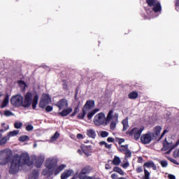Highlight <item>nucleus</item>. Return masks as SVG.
Masks as SVG:
<instances>
[{
    "mask_svg": "<svg viewBox=\"0 0 179 179\" xmlns=\"http://www.w3.org/2000/svg\"><path fill=\"white\" fill-rule=\"evenodd\" d=\"M99 111H100L99 108H95V109L92 110L91 112H90L87 114L88 120H92V118H93V116L94 115V114H96V113H99Z\"/></svg>",
    "mask_w": 179,
    "mask_h": 179,
    "instance_id": "4be33fe9",
    "label": "nucleus"
},
{
    "mask_svg": "<svg viewBox=\"0 0 179 179\" xmlns=\"http://www.w3.org/2000/svg\"><path fill=\"white\" fill-rule=\"evenodd\" d=\"M31 160H33L34 163L32 162V164L35 166V167H37L38 169H40L41 166H43V163H44V160H45V155L41 154L39 155H32L31 156Z\"/></svg>",
    "mask_w": 179,
    "mask_h": 179,
    "instance_id": "1a4fd4ad",
    "label": "nucleus"
},
{
    "mask_svg": "<svg viewBox=\"0 0 179 179\" xmlns=\"http://www.w3.org/2000/svg\"><path fill=\"white\" fill-rule=\"evenodd\" d=\"M87 135L89 138H91L92 139H96V136H97L96 131L93 129H87Z\"/></svg>",
    "mask_w": 179,
    "mask_h": 179,
    "instance_id": "f3484780",
    "label": "nucleus"
},
{
    "mask_svg": "<svg viewBox=\"0 0 179 179\" xmlns=\"http://www.w3.org/2000/svg\"><path fill=\"white\" fill-rule=\"evenodd\" d=\"M106 143V141H101L99 142V145H101V146H105Z\"/></svg>",
    "mask_w": 179,
    "mask_h": 179,
    "instance_id": "bf43d9fd",
    "label": "nucleus"
},
{
    "mask_svg": "<svg viewBox=\"0 0 179 179\" xmlns=\"http://www.w3.org/2000/svg\"><path fill=\"white\" fill-rule=\"evenodd\" d=\"M144 129L145 128L143 127H135L131 131H128L127 134L130 136H134V139H136V141H138V139L141 138V135L142 134V132H143Z\"/></svg>",
    "mask_w": 179,
    "mask_h": 179,
    "instance_id": "9d476101",
    "label": "nucleus"
},
{
    "mask_svg": "<svg viewBox=\"0 0 179 179\" xmlns=\"http://www.w3.org/2000/svg\"><path fill=\"white\" fill-rule=\"evenodd\" d=\"M63 89H64V90H68V85L63 84Z\"/></svg>",
    "mask_w": 179,
    "mask_h": 179,
    "instance_id": "680f3d73",
    "label": "nucleus"
},
{
    "mask_svg": "<svg viewBox=\"0 0 179 179\" xmlns=\"http://www.w3.org/2000/svg\"><path fill=\"white\" fill-rule=\"evenodd\" d=\"M84 153H85V155H87V156H90V152H86V151H84Z\"/></svg>",
    "mask_w": 179,
    "mask_h": 179,
    "instance_id": "69168bd1",
    "label": "nucleus"
},
{
    "mask_svg": "<svg viewBox=\"0 0 179 179\" xmlns=\"http://www.w3.org/2000/svg\"><path fill=\"white\" fill-rule=\"evenodd\" d=\"M179 145V138L176 141V143H173V142H168V141L165 138L163 142V148H162V152L164 155H170L173 149H176L177 146Z\"/></svg>",
    "mask_w": 179,
    "mask_h": 179,
    "instance_id": "20e7f679",
    "label": "nucleus"
},
{
    "mask_svg": "<svg viewBox=\"0 0 179 179\" xmlns=\"http://www.w3.org/2000/svg\"><path fill=\"white\" fill-rule=\"evenodd\" d=\"M4 131H5L4 129H3V128H2V129H0V132H1V133L3 132Z\"/></svg>",
    "mask_w": 179,
    "mask_h": 179,
    "instance_id": "338daca9",
    "label": "nucleus"
},
{
    "mask_svg": "<svg viewBox=\"0 0 179 179\" xmlns=\"http://www.w3.org/2000/svg\"><path fill=\"white\" fill-rule=\"evenodd\" d=\"M50 103H51V97L50 95L43 94L39 103V107L41 108H45V107L48 106V104H50Z\"/></svg>",
    "mask_w": 179,
    "mask_h": 179,
    "instance_id": "f8f14e48",
    "label": "nucleus"
},
{
    "mask_svg": "<svg viewBox=\"0 0 179 179\" xmlns=\"http://www.w3.org/2000/svg\"><path fill=\"white\" fill-rule=\"evenodd\" d=\"M93 122L96 127H101V125H108L107 122V119L106 117V114L103 113H97L94 117Z\"/></svg>",
    "mask_w": 179,
    "mask_h": 179,
    "instance_id": "423d86ee",
    "label": "nucleus"
},
{
    "mask_svg": "<svg viewBox=\"0 0 179 179\" xmlns=\"http://www.w3.org/2000/svg\"><path fill=\"white\" fill-rule=\"evenodd\" d=\"M36 146H37V143H35L34 144V148H36Z\"/></svg>",
    "mask_w": 179,
    "mask_h": 179,
    "instance_id": "774afa93",
    "label": "nucleus"
},
{
    "mask_svg": "<svg viewBox=\"0 0 179 179\" xmlns=\"http://www.w3.org/2000/svg\"><path fill=\"white\" fill-rule=\"evenodd\" d=\"M124 155H125L124 159L127 160V159H128V158H129V157H131V156H132V152H131V150H127L124 152Z\"/></svg>",
    "mask_w": 179,
    "mask_h": 179,
    "instance_id": "f704fd0d",
    "label": "nucleus"
},
{
    "mask_svg": "<svg viewBox=\"0 0 179 179\" xmlns=\"http://www.w3.org/2000/svg\"><path fill=\"white\" fill-rule=\"evenodd\" d=\"M18 85L20 87H22V89H26L27 85L24 81H22V80L19 81Z\"/></svg>",
    "mask_w": 179,
    "mask_h": 179,
    "instance_id": "ea45409f",
    "label": "nucleus"
},
{
    "mask_svg": "<svg viewBox=\"0 0 179 179\" xmlns=\"http://www.w3.org/2000/svg\"><path fill=\"white\" fill-rule=\"evenodd\" d=\"M93 107H94V101H87L83 108V112L80 113L78 115V118L79 120H83V118H85V117L86 116V111H89V110H92Z\"/></svg>",
    "mask_w": 179,
    "mask_h": 179,
    "instance_id": "6e6552de",
    "label": "nucleus"
},
{
    "mask_svg": "<svg viewBox=\"0 0 179 179\" xmlns=\"http://www.w3.org/2000/svg\"><path fill=\"white\" fill-rule=\"evenodd\" d=\"M33 126L32 125H28V126H27L26 127V129L27 130V131H33Z\"/></svg>",
    "mask_w": 179,
    "mask_h": 179,
    "instance_id": "3c124183",
    "label": "nucleus"
},
{
    "mask_svg": "<svg viewBox=\"0 0 179 179\" xmlns=\"http://www.w3.org/2000/svg\"><path fill=\"white\" fill-rule=\"evenodd\" d=\"M78 139H83V136L81 134L77 135Z\"/></svg>",
    "mask_w": 179,
    "mask_h": 179,
    "instance_id": "4d7b16f0",
    "label": "nucleus"
},
{
    "mask_svg": "<svg viewBox=\"0 0 179 179\" xmlns=\"http://www.w3.org/2000/svg\"><path fill=\"white\" fill-rule=\"evenodd\" d=\"M22 125H23V123H22L20 122H16L14 124V127H15V128H16V129H20V128H22Z\"/></svg>",
    "mask_w": 179,
    "mask_h": 179,
    "instance_id": "e433bc0d",
    "label": "nucleus"
},
{
    "mask_svg": "<svg viewBox=\"0 0 179 179\" xmlns=\"http://www.w3.org/2000/svg\"><path fill=\"white\" fill-rule=\"evenodd\" d=\"M170 162H171V163H173V164H176L177 166H178L179 163L178 162H177V160L173 159V158H171L169 159Z\"/></svg>",
    "mask_w": 179,
    "mask_h": 179,
    "instance_id": "de8ad7c7",
    "label": "nucleus"
},
{
    "mask_svg": "<svg viewBox=\"0 0 179 179\" xmlns=\"http://www.w3.org/2000/svg\"><path fill=\"white\" fill-rule=\"evenodd\" d=\"M104 146L106 148V149H111V145L108 144L107 143H106Z\"/></svg>",
    "mask_w": 179,
    "mask_h": 179,
    "instance_id": "5fc2aeb1",
    "label": "nucleus"
},
{
    "mask_svg": "<svg viewBox=\"0 0 179 179\" xmlns=\"http://www.w3.org/2000/svg\"><path fill=\"white\" fill-rule=\"evenodd\" d=\"M129 149L128 148V145H121L119 148H118V150L119 152H126L127 150H129Z\"/></svg>",
    "mask_w": 179,
    "mask_h": 179,
    "instance_id": "c85d7f7f",
    "label": "nucleus"
},
{
    "mask_svg": "<svg viewBox=\"0 0 179 179\" xmlns=\"http://www.w3.org/2000/svg\"><path fill=\"white\" fill-rule=\"evenodd\" d=\"M73 173V171L69 169L65 171L61 176L62 179H67L69 177H71Z\"/></svg>",
    "mask_w": 179,
    "mask_h": 179,
    "instance_id": "a211bd4d",
    "label": "nucleus"
},
{
    "mask_svg": "<svg viewBox=\"0 0 179 179\" xmlns=\"http://www.w3.org/2000/svg\"><path fill=\"white\" fill-rule=\"evenodd\" d=\"M31 100H33V94L27 92L24 96V101L23 96L20 94H17L11 97L10 103L15 107H20V106H22L27 108L31 106Z\"/></svg>",
    "mask_w": 179,
    "mask_h": 179,
    "instance_id": "f03ea898",
    "label": "nucleus"
},
{
    "mask_svg": "<svg viewBox=\"0 0 179 179\" xmlns=\"http://www.w3.org/2000/svg\"><path fill=\"white\" fill-rule=\"evenodd\" d=\"M144 179H150V173H149V171H148V170L144 169Z\"/></svg>",
    "mask_w": 179,
    "mask_h": 179,
    "instance_id": "58836bf2",
    "label": "nucleus"
},
{
    "mask_svg": "<svg viewBox=\"0 0 179 179\" xmlns=\"http://www.w3.org/2000/svg\"><path fill=\"white\" fill-rule=\"evenodd\" d=\"M38 171L34 170L29 176V179H38Z\"/></svg>",
    "mask_w": 179,
    "mask_h": 179,
    "instance_id": "412c9836",
    "label": "nucleus"
},
{
    "mask_svg": "<svg viewBox=\"0 0 179 179\" xmlns=\"http://www.w3.org/2000/svg\"><path fill=\"white\" fill-rule=\"evenodd\" d=\"M19 130H13V131H10L8 134L7 137L8 138V139H10V137L19 135Z\"/></svg>",
    "mask_w": 179,
    "mask_h": 179,
    "instance_id": "cd10ccee",
    "label": "nucleus"
},
{
    "mask_svg": "<svg viewBox=\"0 0 179 179\" xmlns=\"http://www.w3.org/2000/svg\"><path fill=\"white\" fill-rule=\"evenodd\" d=\"M66 167V165L65 164H61L58 166L57 167H55L53 170L55 174L57 176V174H59L62 170H64Z\"/></svg>",
    "mask_w": 179,
    "mask_h": 179,
    "instance_id": "6ab92c4d",
    "label": "nucleus"
},
{
    "mask_svg": "<svg viewBox=\"0 0 179 179\" xmlns=\"http://www.w3.org/2000/svg\"><path fill=\"white\" fill-rule=\"evenodd\" d=\"M153 139H155V135L152 132L146 133L141 136V141L143 145L150 143Z\"/></svg>",
    "mask_w": 179,
    "mask_h": 179,
    "instance_id": "9b49d317",
    "label": "nucleus"
},
{
    "mask_svg": "<svg viewBox=\"0 0 179 179\" xmlns=\"http://www.w3.org/2000/svg\"><path fill=\"white\" fill-rule=\"evenodd\" d=\"M108 142H114V138H113L112 137H108L107 138Z\"/></svg>",
    "mask_w": 179,
    "mask_h": 179,
    "instance_id": "13d9d810",
    "label": "nucleus"
},
{
    "mask_svg": "<svg viewBox=\"0 0 179 179\" xmlns=\"http://www.w3.org/2000/svg\"><path fill=\"white\" fill-rule=\"evenodd\" d=\"M12 157V150L9 148H6L0 151V164L5 166L8 164L10 157Z\"/></svg>",
    "mask_w": 179,
    "mask_h": 179,
    "instance_id": "39448f33",
    "label": "nucleus"
},
{
    "mask_svg": "<svg viewBox=\"0 0 179 179\" xmlns=\"http://www.w3.org/2000/svg\"><path fill=\"white\" fill-rule=\"evenodd\" d=\"M113 171H115L116 173H118V174H120V176H125V173L120 167H117V166L115 167L113 169Z\"/></svg>",
    "mask_w": 179,
    "mask_h": 179,
    "instance_id": "2f4dec72",
    "label": "nucleus"
},
{
    "mask_svg": "<svg viewBox=\"0 0 179 179\" xmlns=\"http://www.w3.org/2000/svg\"><path fill=\"white\" fill-rule=\"evenodd\" d=\"M19 141L20 142H26V141H29V136H22L19 138Z\"/></svg>",
    "mask_w": 179,
    "mask_h": 179,
    "instance_id": "4c0bfd02",
    "label": "nucleus"
},
{
    "mask_svg": "<svg viewBox=\"0 0 179 179\" xmlns=\"http://www.w3.org/2000/svg\"><path fill=\"white\" fill-rule=\"evenodd\" d=\"M33 166V162L30 161V157L27 152L21 155H15L13 157L9 169L10 174H16L19 173V170L22 166Z\"/></svg>",
    "mask_w": 179,
    "mask_h": 179,
    "instance_id": "f257e3e1",
    "label": "nucleus"
},
{
    "mask_svg": "<svg viewBox=\"0 0 179 179\" xmlns=\"http://www.w3.org/2000/svg\"><path fill=\"white\" fill-rule=\"evenodd\" d=\"M56 107H58L59 110H64V108H68L69 106V102L66 99H60L55 103Z\"/></svg>",
    "mask_w": 179,
    "mask_h": 179,
    "instance_id": "ddd939ff",
    "label": "nucleus"
},
{
    "mask_svg": "<svg viewBox=\"0 0 179 179\" xmlns=\"http://www.w3.org/2000/svg\"><path fill=\"white\" fill-rule=\"evenodd\" d=\"M2 129H4V131H8L9 129V126L6 124L5 123H3L1 124Z\"/></svg>",
    "mask_w": 179,
    "mask_h": 179,
    "instance_id": "a18cd8bd",
    "label": "nucleus"
},
{
    "mask_svg": "<svg viewBox=\"0 0 179 179\" xmlns=\"http://www.w3.org/2000/svg\"><path fill=\"white\" fill-rule=\"evenodd\" d=\"M162 127L160 126H157L154 128V132L152 134L154 135V139H157L159 136H160V132H162Z\"/></svg>",
    "mask_w": 179,
    "mask_h": 179,
    "instance_id": "2eb2a0df",
    "label": "nucleus"
},
{
    "mask_svg": "<svg viewBox=\"0 0 179 179\" xmlns=\"http://www.w3.org/2000/svg\"><path fill=\"white\" fill-rule=\"evenodd\" d=\"M52 110V106H48L45 108V111H47V113H50Z\"/></svg>",
    "mask_w": 179,
    "mask_h": 179,
    "instance_id": "09e8293b",
    "label": "nucleus"
},
{
    "mask_svg": "<svg viewBox=\"0 0 179 179\" xmlns=\"http://www.w3.org/2000/svg\"><path fill=\"white\" fill-rule=\"evenodd\" d=\"M37 104H38V96L34 95V99L32 101V108H34V110H36Z\"/></svg>",
    "mask_w": 179,
    "mask_h": 179,
    "instance_id": "393cba45",
    "label": "nucleus"
},
{
    "mask_svg": "<svg viewBox=\"0 0 179 179\" xmlns=\"http://www.w3.org/2000/svg\"><path fill=\"white\" fill-rule=\"evenodd\" d=\"M169 179H176V176L174 175L170 174L168 176Z\"/></svg>",
    "mask_w": 179,
    "mask_h": 179,
    "instance_id": "6e6d98bb",
    "label": "nucleus"
},
{
    "mask_svg": "<svg viewBox=\"0 0 179 179\" xmlns=\"http://www.w3.org/2000/svg\"><path fill=\"white\" fill-rule=\"evenodd\" d=\"M122 167L123 169H128V167H129V162L126 160V162H124V164H123L122 165Z\"/></svg>",
    "mask_w": 179,
    "mask_h": 179,
    "instance_id": "c03bdc74",
    "label": "nucleus"
},
{
    "mask_svg": "<svg viewBox=\"0 0 179 179\" xmlns=\"http://www.w3.org/2000/svg\"><path fill=\"white\" fill-rule=\"evenodd\" d=\"M73 110L71 107L64 108V110L59 113V115H61V117H66V115H69V113H71Z\"/></svg>",
    "mask_w": 179,
    "mask_h": 179,
    "instance_id": "dca6fc26",
    "label": "nucleus"
},
{
    "mask_svg": "<svg viewBox=\"0 0 179 179\" xmlns=\"http://www.w3.org/2000/svg\"><path fill=\"white\" fill-rule=\"evenodd\" d=\"M78 113H79V106L76 107L74 112L71 115V117H75Z\"/></svg>",
    "mask_w": 179,
    "mask_h": 179,
    "instance_id": "37998d69",
    "label": "nucleus"
},
{
    "mask_svg": "<svg viewBox=\"0 0 179 179\" xmlns=\"http://www.w3.org/2000/svg\"><path fill=\"white\" fill-rule=\"evenodd\" d=\"M176 9L179 12V0H177L176 2Z\"/></svg>",
    "mask_w": 179,
    "mask_h": 179,
    "instance_id": "8fccbe9b",
    "label": "nucleus"
},
{
    "mask_svg": "<svg viewBox=\"0 0 179 179\" xmlns=\"http://www.w3.org/2000/svg\"><path fill=\"white\" fill-rule=\"evenodd\" d=\"M9 104V95H6L1 104V108H5Z\"/></svg>",
    "mask_w": 179,
    "mask_h": 179,
    "instance_id": "aec40b11",
    "label": "nucleus"
},
{
    "mask_svg": "<svg viewBox=\"0 0 179 179\" xmlns=\"http://www.w3.org/2000/svg\"><path fill=\"white\" fill-rule=\"evenodd\" d=\"M105 169L106 170H110V169H111V166H110V165L108 164H106L105 166Z\"/></svg>",
    "mask_w": 179,
    "mask_h": 179,
    "instance_id": "052dcab7",
    "label": "nucleus"
},
{
    "mask_svg": "<svg viewBox=\"0 0 179 179\" xmlns=\"http://www.w3.org/2000/svg\"><path fill=\"white\" fill-rule=\"evenodd\" d=\"M9 141V137L8 136L3 137L0 139V145L2 146V145L6 144V143Z\"/></svg>",
    "mask_w": 179,
    "mask_h": 179,
    "instance_id": "473e14b6",
    "label": "nucleus"
},
{
    "mask_svg": "<svg viewBox=\"0 0 179 179\" xmlns=\"http://www.w3.org/2000/svg\"><path fill=\"white\" fill-rule=\"evenodd\" d=\"M124 142H125L124 138H119V145H122Z\"/></svg>",
    "mask_w": 179,
    "mask_h": 179,
    "instance_id": "864d4df0",
    "label": "nucleus"
},
{
    "mask_svg": "<svg viewBox=\"0 0 179 179\" xmlns=\"http://www.w3.org/2000/svg\"><path fill=\"white\" fill-rule=\"evenodd\" d=\"M110 177L113 179H115V178H117V175L115 173H113Z\"/></svg>",
    "mask_w": 179,
    "mask_h": 179,
    "instance_id": "e2e57ef3",
    "label": "nucleus"
},
{
    "mask_svg": "<svg viewBox=\"0 0 179 179\" xmlns=\"http://www.w3.org/2000/svg\"><path fill=\"white\" fill-rule=\"evenodd\" d=\"M167 132H169V130L167 129L164 130L163 133L162 134L161 136L159 138V141H160V139H162V138H163V136H164L166 134H167Z\"/></svg>",
    "mask_w": 179,
    "mask_h": 179,
    "instance_id": "49530a36",
    "label": "nucleus"
},
{
    "mask_svg": "<svg viewBox=\"0 0 179 179\" xmlns=\"http://www.w3.org/2000/svg\"><path fill=\"white\" fill-rule=\"evenodd\" d=\"M113 163L115 166H118V164H120V163H121V159H120V157L115 156V157L113 160Z\"/></svg>",
    "mask_w": 179,
    "mask_h": 179,
    "instance_id": "72a5a7b5",
    "label": "nucleus"
},
{
    "mask_svg": "<svg viewBox=\"0 0 179 179\" xmlns=\"http://www.w3.org/2000/svg\"><path fill=\"white\" fill-rule=\"evenodd\" d=\"M122 124L123 125V131H127L128 128H129V125L128 124V119L123 120Z\"/></svg>",
    "mask_w": 179,
    "mask_h": 179,
    "instance_id": "c756f323",
    "label": "nucleus"
},
{
    "mask_svg": "<svg viewBox=\"0 0 179 179\" xmlns=\"http://www.w3.org/2000/svg\"><path fill=\"white\" fill-rule=\"evenodd\" d=\"M5 117H10L13 115V113L10 110H4Z\"/></svg>",
    "mask_w": 179,
    "mask_h": 179,
    "instance_id": "a19ab883",
    "label": "nucleus"
},
{
    "mask_svg": "<svg viewBox=\"0 0 179 179\" xmlns=\"http://www.w3.org/2000/svg\"><path fill=\"white\" fill-rule=\"evenodd\" d=\"M159 163H160L162 167H167V166H169V164L167 163V161H166V160L161 161Z\"/></svg>",
    "mask_w": 179,
    "mask_h": 179,
    "instance_id": "79ce46f5",
    "label": "nucleus"
},
{
    "mask_svg": "<svg viewBox=\"0 0 179 179\" xmlns=\"http://www.w3.org/2000/svg\"><path fill=\"white\" fill-rule=\"evenodd\" d=\"M136 171H137V173H142V171H143V169H142L141 166H140L136 169Z\"/></svg>",
    "mask_w": 179,
    "mask_h": 179,
    "instance_id": "603ef678",
    "label": "nucleus"
},
{
    "mask_svg": "<svg viewBox=\"0 0 179 179\" xmlns=\"http://www.w3.org/2000/svg\"><path fill=\"white\" fill-rule=\"evenodd\" d=\"M52 173H54L53 169H50L48 168H46V169H43L42 174H43V176H51V174H52Z\"/></svg>",
    "mask_w": 179,
    "mask_h": 179,
    "instance_id": "a878e982",
    "label": "nucleus"
},
{
    "mask_svg": "<svg viewBox=\"0 0 179 179\" xmlns=\"http://www.w3.org/2000/svg\"><path fill=\"white\" fill-rule=\"evenodd\" d=\"M59 138V133H58V131H56L55 134L51 137L49 142H50V143H54V142H56L57 139H58Z\"/></svg>",
    "mask_w": 179,
    "mask_h": 179,
    "instance_id": "bb28decb",
    "label": "nucleus"
},
{
    "mask_svg": "<svg viewBox=\"0 0 179 179\" xmlns=\"http://www.w3.org/2000/svg\"><path fill=\"white\" fill-rule=\"evenodd\" d=\"M144 166L145 167H148L150 168L152 167V169L153 170H157V166H156V165L155 164V163H153V162H148L144 164Z\"/></svg>",
    "mask_w": 179,
    "mask_h": 179,
    "instance_id": "b1692460",
    "label": "nucleus"
},
{
    "mask_svg": "<svg viewBox=\"0 0 179 179\" xmlns=\"http://www.w3.org/2000/svg\"><path fill=\"white\" fill-rule=\"evenodd\" d=\"M129 98L131 99L132 100H135V99H138V92H132L129 94Z\"/></svg>",
    "mask_w": 179,
    "mask_h": 179,
    "instance_id": "7c9ffc66",
    "label": "nucleus"
},
{
    "mask_svg": "<svg viewBox=\"0 0 179 179\" xmlns=\"http://www.w3.org/2000/svg\"><path fill=\"white\" fill-rule=\"evenodd\" d=\"M78 153H79V155H83V150H80V149H79V150H78Z\"/></svg>",
    "mask_w": 179,
    "mask_h": 179,
    "instance_id": "0e129e2a",
    "label": "nucleus"
},
{
    "mask_svg": "<svg viewBox=\"0 0 179 179\" xmlns=\"http://www.w3.org/2000/svg\"><path fill=\"white\" fill-rule=\"evenodd\" d=\"M57 164H58V158H57V157H48L45 159L44 163V166L45 167H46V169H50L52 170H55Z\"/></svg>",
    "mask_w": 179,
    "mask_h": 179,
    "instance_id": "0eeeda50",
    "label": "nucleus"
},
{
    "mask_svg": "<svg viewBox=\"0 0 179 179\" xmlns=\"http://www.w3.org/2000/svg\"><path fill=\"white\" fill-rule=\"evenodd\" d=\"M119 115L117 113H114V110H110L106 117V122L109 124L110 121H114L118 120Z\"/></svg>",
    "mask_w": 179,
    "mask_h": 179,
    "instance_id": "4468645a",
    "label": "nucleus"
},
{
    "mask_svg": "<svg viewBox=\"0 0 179 179\" xmlns=\"http://www.w3.org/2000/svg\"><path fill=\"white\" fill-rule=\"evenodd\" d=\"M108 135H109L108 131H100V136L101 138H107V136H108Z\"/></svg>",
    "mask_w": 179,
    "mask_h": 179,
    "instance_id": "c9c22d12",
    "label": "nucleus"
},
{
    "mask_svg": "<svg viewBox=\"0 0 179 179\" xmlns=\"http://www.w3.org/2000/svg\"><path fill=\"white\" fill-rule=\"evenodd\" d=\"M147 3L151 10L146 9L148 13L147 19H153L155 14L162 11V5L157 0H147Z\"/></svg>",
    "mask_w": 179,
    "mask_h": 179,
    "instance_id": "7ed1b4c3",
    "label": "nucleus"
},
{
    "mask_svg": "<svg viewBox=\"0 0 179 179\" xmlns=\"http://www.w3.org/2000/svg\"><path fill=\"white\" fill-rule=\"evenodd\" d=\"M117 124H118V119H116L115 120H111L110 129H111V131H115V129L117 128Z\"/></svg>",
    "mask_w": 179,
    "mask_h": 179,
    "instance_id": "5701e85b",
    "label": "nucleus"
}]
</instances>
